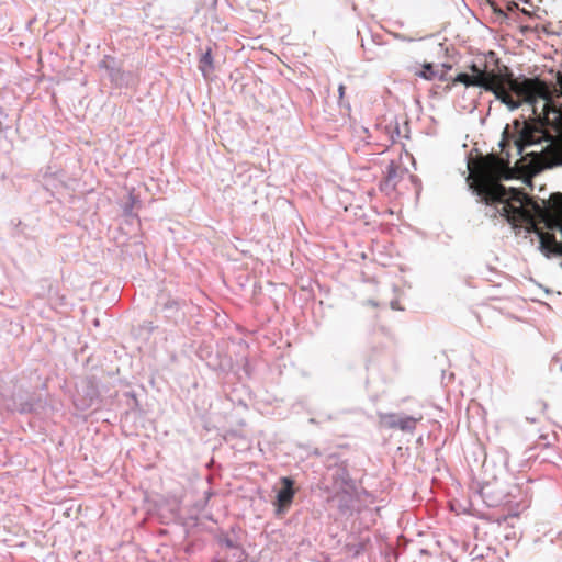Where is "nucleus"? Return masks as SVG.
Segmentation results:
<instances>
[{"label": "nucleus", "instance_id": "2", "mask_svg": "<svg viewBox=\"0 0 562 562\" xmlns=\"http://www.w3.org/2000/svg\"><path fill=\"white\" fill-rule=\"evenodd\" d=\"M509 161L495 159L491 172L476 181L474 192L486 205V214L504 217L516 234L533 235L539 249L547 257L562 256V194L553 193L541 203L515 188L504 187L499 180L509 179Z\"/></svg>", "mask_w": 562, "mask_h": 562}, {"label": "nucleus", "instance_id": "7", "mask_svg": "<svg viewBox=\"0 0 562 562\" xmlns=\"http://www.w3.org/2000/svg\"><path fill=\"white\" fill-rule=\"evenodd\" d=\"M418 76L426 80H432L439 77L438 71L434 69L431 64H425L423 70L418 72Z\"/></svg>", "mask_w": 562, "mask_h": 562}, {"label": "nucleus", "instance_id": "9", "mask_svg": "<svg viewBox=\"0 0 562 562\" xmlns=\"http://www.w3.org/2000/svg\"><path fill=\"white\" fill-rule=\"evenodd\" d=\"M338 90H339L340 97H342L344 95L345 87L342 85H340Z\"/></svg>", "mask_w": 562, "mask_h": 562}, {"label": "nucleus", "instance_id": "6", "mask_svg": "<svg viewBox=\"0 0 562 562\" xmlns=\"http://www.w3.org/2000/svg\"><path fill=\"white\" fill-rule=\"evenodd\" d=\"M202 75L204 78H207L210 74L213 71V58L211 55V50L207 49L200 59V66H199Z\"/></svg>", "mask_w": 562, "mask_h": 562}, {"label": "nucleus", "instance_id": "1", "mask_svg": "<svg viewBox=\"0 0 562 562\" xmlns=\"http://www.w3.org/2000/svg\"><path fill=\"white\" fill-rule=\"evenodd\" d=\"M472 76H482L494 85H502L515 93L522 103L531 106L535 121L525 123L514 146L521 162L531 172L562 165V75H558L557 88L539 78L514 79L510 72H496L486 63L472 64Z\"/></svg>", "mask_w": 562, "mask_h": 562}, {"label": "nucleus", "instance_id": "3", "mask_svg": "<svg viewBox=\"0 0 562 562\" xmlns=\"http://www.w3.org/2000/svg\"><path fill=\"white\" fill-rule=\"evenodd\" d=\"M454 82L463 83L467 87H480L485 91L493 92L496 99L506 104L510 111L518 109L522 104V101L515 100L502 85H494L492 81L486 80V78L482 76H472L462 72L456 77Z\"/></svg>", "mask_w": 562, "mask_h": 562}, {"label": "nucleus", "instance_id": "4", "mask_svg": "<svg viewBox=\"0 0 562 562\" xmlns=\"http://www.w3.org/2000/svg\"><path fill=\"white\" fill-rule=\"evenodd\" d=\"M282 487L277 493V514H281L283 509L288 508L294 497L293 481L290 477H281Z\"/></svg>", "mask_w": 562, "mask_h": 562}, {"label": "nucleus", "instance_id": "5", "mask_svg": "<svg viewBox=\"0 0 562 562\" xmlns=\"http://www.w3.org/2000/svg\"><path fill=\"white\" fill-rule=\"evenodd\" d=\"M384 423L391 428H400L401 430L412 431L416 427V419L411 416H397L390 414L383 416Z\"/></svg>", "mask_w": 562, "mask_h": 562}, {"label": "nucleus", "instance_id": "8", "mask_svg": "<svg viewBox=\"0 0 562 562\" xmlns=\"http://www.w3.org/2000/svg\"><path fill=\"white\" fill-rule=\"evenodd\" d=\"M361 138L364 139L367 142V144H370V140L369 138L371 137L370 134H369V131L364 127H361Z\"/></svg>", "mask_w": 562, "mask_h": 562}]
</instances>
